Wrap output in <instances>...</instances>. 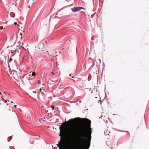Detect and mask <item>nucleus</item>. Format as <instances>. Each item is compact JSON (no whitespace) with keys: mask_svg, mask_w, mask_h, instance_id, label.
Listing matches in <instances>:
<instances>
[{"mask_svg":"<svg viewBox=\"0 0 149 149\" xmlns=\"http://www.w3.org/2000/svg\"><path fill=\"white\" fill-rule=\"evenodd\" d=\"M20 35H21V36H22V33H20Z\"/></svg>","mask_w":149,"mask_h":149,"instance_id":"obj_18","label":"nucleus"},{"mask_svg":"<svg viewBox=\"0 0 149 149\" xmlns=\"http://www.w3.org/2000/svg\"><path fill=\"white\" fill-rule=\"evenodd\" d=\"M17 106V105H14V107L15 108H16V107Z\"/></svg>","mask_w":149,"mask_h":149,"instance_id":"obj_16","label":"nucleus"},{"mask_svg":"<svg viewBox=\"0 0 149 149\" xmlns=\"http://www.w3.org/2000/svg\"><path fill=\"white\" fill-rule=\"evenodd\" d=\"M14 24H15V25H16V24H17V22H14Z\"/></svg>","mask_w":149,"mask_h":149,"instance_id":"obj_15","label":"nucleus"},{"mask_svg":"<svg viewBox=\"0 0 149 149\" xmlns=\"http://www.w3.org/2000/svg\"><path fill=\"white\" fill-rule=\"evenodd\" d=\"M72 78H74V76H73L72 77Z\"/></svg>","mask_w":149,"mask_h":149,"instance_id":"obj_20","label":"nucleus"},{"mask_svg":"<svg viewBox=\"0 0 149 149\" xmlns=\"http://www.w3.org/2000/svg\"><path fill=\"white\" fill-rule=\"evenodd\" d=\"M33 1H34V0H33Z\"/></svg>","mask_w":149,"mask_h":149,"instance_id":"obj_30","label":"nucleus"},{"mask_svg":"<svg viewBox=\"0 0 149 149\" xmlns=\"http://www.w3.org/2000/svg\"><path fill=\"white\" fill-rule=\"evenodd\" d=\"M22 36L21 37L22 39Z\"/></svg>","mask_w":149,"mask_h":149,"instance_id":"obj_27","label":"nucleus"},{"mask_svg":"<svg viewBox=\"0 0 149 149\" xmlns=\"http://www.w3.org/2000/svg\"><path fill=\"white\" fill-rule=\"evenodd\" d=\"M35 74H36V73L35 72H32V73L31 72V77H33L32 78H34V77L35 75Z\"/></svg>","mask_w":149,"mask_h":149,"instance_id":"obj_7","label":"nucleus"},{"mask_svg":"<svg viewBox=\"0 0 149 149\" xmlns=\"http://www.w3.org/2000/svg\"><path fill=\"white\" fill-rule=\"evenodd\" d=\"M11 103H13V101H11Z\"/></svg>","mask_w":149,"mask_h":149,"instance_id":"obj_24","label":"nucleus"},{"mask_svg":"<svg viewBox=\"0 0 149 149\" xmlns=\"http://www.w3.org/2000/svg\"><path fill=\"white\" fill-rule=\"evenodd\" d=\"M0 95H1V93L0 92Z\"/></svg>","mask_w":149,"mask_h":149,"instance_id":"obj_23","label":"nucleus"},{"mask_svg":"<svg viewBox=\"0 0 149 149\" xmlns=\"http://www.w3.org/2000/svg\"><path fill=\"white\" fill-rule=\"evenodd\" d=\"M125 132H127L128 131H125Z\"/></svg>","mask_w":149,"mask_h":149,"instance_id":"obj_26","label":"nucleus"},{"mask_svg":"<svg viewBox=\"0 0 149 149\" xmlns=\"http://www.w3.org/2000/svg\"><path fill=\"white\" fill-rule=\"evenodd\" d=\"M33 92L34 93H36L37 92L36 91H33Z\"/></svg>","mask_w":149,"mask_h":149,"instance_id":"obj_13","label":"nucleus"},{"mask_svg":"<svg viewBox=\"0 0 149 149\" xmlns=\"http://www.w3.org/2000/svg\"><path fill=\"white\" fill-rule=\"evenodd\" d=\"M69 76L70 77H71V74H69Z\"/></svg>","mask_w":149,"mask_h":149,"instance_id":"obj_22","label":"nucleus"},{"mask_svg":"<svg viewBox=\"0 0 149 149\" xmlns=\"http://www.w3.org/2000/svg\"><path fill=\"white\" fill-rule=\"evenodd\" d=\"M12 136H10L9 137H8V141L9 142L10 141V140L12 139Z\"/></svg>","mask_w":149,"mask_h":149,"instance_id":"obj_9","label":"nucleus"},{"mask_svg":"<svg viewBox=\"0 0 149 149\" xmlns=\"http://www.w3.org/2000/svg\"><path fill=\"white\" fill-rule=\"evenodd\" d=\"M40 92H38V93H37V95H38V96H39V95L40 94Z\"/></svg>","mask_w":149,"mask_h":149,"instance_id":"obj_12","label":"nucleus"},{"mask_svg":"<svg viewBox=\"0 0 149 149\" xmlns=\"http://www.w3.org/2000/svg\"><path fill=\"white\" fill-rule=\"evenodd\" d=\"M86 85L85 84L81 82L79 84V86L81 88L85 87Z\"/></svg>","mask_w":149,"mask_h":149,"instance_id":"obj_6","label":"nucleus"},{"mask_svg":"<svg viewBox=\"0 0 149 149\" xmlns=\"http://www.w3.org/2000/svg\"><path fill=\"white\" fill-rule=\"evenodd\" d=\"M17 26L18 27H19V25H18V24H17Z\"/></svg>","mask_w":149,"mask_h":149,"instance_id":"obj_19","label":"nucleus"},{"mask_svg":"<svg viewBox=\"0 0 149 149\" xmlns=\"http://www.w3.org/2000/svg\"><path fill=\"white\" fill-rule=\"evenodd\" d=\"M31 72H29V76L30 79H33V78H32L33 77H31Z\"/></svg>","mask_w":149,"mask_h":149,"instance_id":"obj_10","label":"nucleus"},{"mask_svg":"<svg viewBox=\"0 0 149 149\" xmlns=\"http://www.w3.org/2000/svg\"><path fill=\"white\" fill-rule=\"evenodd\" d=\"M51 107H52V108H53V106H51Z\"/></svg>","mask_w":149,"mask_h":149,"instance_id":"obj_25","label":"nucleus"},{"mask_svg":"<svg viewBox=\"0 0 149 149\" xmlns=\"http://www.w3.org/2000/svg\"><path fill=\"white\" fill-rule=\"evenodd\" d=\"M42 89L41 88H40L39 90V92H41V91L42 90Z\"/></svg>","mask_w":149,"mask_h":149,"instance_id":"obj_14","label":"nucleus"},{"mask_svg":"<svg viewBox=\"0 0 149 149\" xmlns=\"http://www.w3.org/2000/svg\"><path fill=\"white\" fill-rule=\"evenodd\" d=\"M91 121L86 118L79 117L71 118L62 124L60 130H92Z\"/></svg>","mask_w":149,"mask_h":149,"instance_id":"obj_1","label":"nucleus"},{"mask_svg":"<svg viewBox=\"0 0 149 149\" xmlns=\"http://www.w3.org/2000/svg\"><path fill=\"white\" fill-rule=\"evenodd\" d=\"M41 95H42V96H43V95H44V93H41Z\"/></svg>","mask_w":149,"mask_h":149,"instance_id":"obj_17","label":"nucleus"},{"mask_svg":"<svg viewBox=\"0 0 149 149\" xmlns=\"http://www.w3.org/2000/svg\"><path fill=\"white\" fill-rule=\"evenodd\" d=\"M23 79H26L28 80L31 79H30L29 76V74H25L22 77Z\"/></svg>","mask_w":149,"mask_h":149,"instance_id":"obj_5","label":"nucleus"},{"mask_svg":"<svg viewBox=\"0 0 149 149\" xmlns=\"http://www.w3.org/2000/svg\"><path fill=\"white\" fill-rule=\"evenodd\" d=\"M99 60L100 62H101V60L100 59H99Z\"/></svg>","mask_w":149,"mask_h":149,"instance_id":"obj_21","label":"nucleus"},{"mask_svg":"<svg viewBox=\"0 0 149 149\" xmlns=\"http://www.w3.org/2000/svg\"><path fill=\"white\" fill-rule=\"evenodd\" d=\"M57 146L59 147V149H71L70 147L67 144H66L65 146H63V148H62L61 147L59 146V144H57Z\"/></svg>","mask_w":149,"mask_h":149,"instance_id":"obj_4","label":"nucleus"},{"mask_svg":"<svg viewBox=\"0 0 149 149\" xmlns=\"http://www.w3.org/2000/svg\"><path fill=\"white\" fill-rule=\"evenodd\" d=\"M5 103H6V102L5 101Z\"/></svg>","mask_w":149,"mask_h":149,"instance_id":"obj_28","label":"nucleus"},{"mask_svg":"<svg viewBox=\"0 0 149 149\" xmlns=\"http://www.w3.org/2000/svg\"><path fill=\"white\" fill-rule=\"evenodd\" d=\"M109 131H105L104 134L106 136L107 135H109V133H110V132H109Z\"/></svg>","mask_w":149,"mask_h":149,"instance_id":"obj_8","label":"nucleus"},{"mask_svg":"<svg viewBox=\"0 0 149 149\" xmlns=\"http://www.w3.org/2000/svg\"><path fill=\"white\" fill-rule=\"evenodd\" d=\"M68 131H60L59 136L61 140L62 136H64L67 134ZM77 134V141L79 145L82 147L87 146L86 149H88L91 143V131H78Z\"/></svg>","mask_w":149,"mask_h":149,"instance_id":"obj_2","label":"nucleus"},{"mask_svg":"<svg viewBox=\"0 0 149 149\" xmlns=\"http://www.w3.org/2000/svg\"><path fill=\"white\" fill-rule=\"evenodd\" d=\"M86 110H88V109H87Z\"/></svg>","mask_w":149,"mask_h":149,"instance_id":"obj_29","label":"nucleus"},{"mask_svg":"<svg viewBox=\"0 0 149 149\" xmlns=\"http://www.w3.org/2000/svg\"><path fill=\"white\" fill-rule=\"evenodd\" d=\"M12 61V58H10L9 59V61L10 62Z\"/></svg>","mask_w":149,"mask_h":149,"instance_id":"obj_11","label":"nucleus"},{"mask_svg":"<svg viewBox=\"0 0 149 149\" xmlns=\"http://www.w3.org/2000/svg\"><path fill=\"white\" fill-rule=\"evenodd\" d=\"M81 9H83L84 10H85V8H84L79 6L74 7L73 8H71V10L73 12H77L80 10Z\"/></svg>","mask_w":149,"mask_h":149,"instance_id":"obj_3","label":"nucleus"}]
</instances>
